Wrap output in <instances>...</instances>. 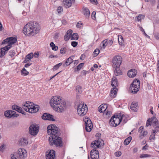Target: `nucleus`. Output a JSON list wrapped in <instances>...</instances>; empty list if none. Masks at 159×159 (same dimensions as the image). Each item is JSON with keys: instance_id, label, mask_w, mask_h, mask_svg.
<instances>
[{"instance_id": "obj_1", "label": "nucleus", "mask_w": 159, "mask_h": 159, "mask_svg": "<svg viewBox=\"0 0 159 159\" xmlns=\"http://www.w3.org/2000/svg\"><path fill=\"white\" fill-rule=\"evenodd\" d=\"M47 130L48 134L52 136L49 138L50 144H54L56 147H61L63 143L61 138L59 137L60 133L58 128L54 125H51L48 126Z\"/></svg>"}, {"instance_id": "obj_2", "label": "nucleus", "mask_w": 159, "mask_h": 159, "mask_svg": "<svg viewBox=\"0 0 159 159\" xmlns=\"http://www.w3.org/2000/svg\"><path fill=\"white\" fill-rule=\"evenodd\" d=\"M40 30L39 24L32 21L28 22L24 27L23 33L28 36H34L37 34Z\"/></svg>"}, {"instance_id": "obj_3", "label": "nucleus", "mask_w": 159, "mask_h": 159, "mask_svg": "<svg viewBox=\"0 0 159 159\" xmlns=\"http://www.w3.org/2000/svg\"><path fill=\"white\" fill-rule=\"evenodd\" d=\"M50 104L51 107L58 112H62L66 108V105L64 100L56 96L53 97L51 99Z\"/></svg>"}, {"instance_id": "obj_4", "label": "nucleus", "mask_w": 159, "mask_h": 159, "mask_svg": "<svg viewBox=\"0 0 159 159\" xmlns=\"http://www.w3.org/2000/svg\"><path fill=\"white\" fill-rule=\"evenodd\" d=\"M22 107L25 111L31 113L37 112L39 109V107L38 105H35L33 102H31L29 101L26 102L23 105Z\"/></svg>"}, {"instance_id": "obj_5", "label": "nucleus", "mask_w": 159, "mask_h": 159, "mask_svg": "<svg viewBox=\"0 0 159 159\" xmlns=\"http://www.w3.org/2000/svg\"><path fill=\"white\" fill-rule=\"evenodd\" d=\"M123 116H124V115H122L121 116L119 115H114L110 120L109 123L110 125L114 127L118 125L121 121Z\"/></svg>"}, {"instance_id": "obj_6", "label": "nucleus", "mask_w": 159, "mask_h": 159, "mask_svg": "<svg viewBox=\"0 0 159 159\" xmlns=\"http://www.w3.org/2000/svg\"><path fill=\"white\" fill-rule=\"evenodd\" d=\"M140 81L137 79H135L133 82L130 87V90L133 93H136L140 88Z\"/></svg>"}, {"instance_id": "obj_7", "label": "nucleus", "mask_w": 159, "mask_h": 159, "mask_svg": "<svg viewBox=\"0 0 159 159\" xmlns=\"http://www.w3.org/2000/svg\"><path fill=\"white\" fill-rule=\"evenodd\" d=\"M27 151L25 149L20 148L18 149L16 152L13 154L12 156L20 159H24L27 157Z\"/></svg>"}, {"instance_id": "obj_8", "label": "nucleus", "mask_w": 159, "mask_h": 159, "mask_svg": "<svg viewBox=\"0 0 159 159\" xmlns=\"http://www.w3.org/2000/svg\"><path fill=\"white\" fill-rule=\"evenodd\" d=\"M88 111V107L87 106L83 103L82 104H80L78 106L77 108V111L78 114L81 116L84 115Z\"/></svg>"}, {"instance_id": "obj_9", "label": "nucleus", "mask_w": 159, "mask_h": 159, "mask_svg": "<svg viewBox=\"0 0 159 159\" xmlns=\"http://www.w3.org/2000/svg\"><path fill=\"white\" fill-rule=\"evenodd\" d=\"M85 122V126L86 130L88 132H90L93 128V124L92 122L88 117H85L83 119Z\"/></svg>"}, {"instance_id": "obj_10", "label": "nucleus", "mask_w": 159, "mask_h": 159, "mask_svg": "<svg viewBox=\"0 0 159 159\" xmlns=\"http://www.w3.org/2000/svg\"><path fill=\"white\" fill-rule=\"evenodd\" d=\"M122 61V58L120 56H116L112 60L113 67H120Z\"/></svg>"}, {"instance_id": "obj_11", "label": "nucleus", "mask_w": 159, "mask_h": 159, "mask_svg": "<svg viewBox=\"0 0 159 159\" xmlns=\"http://www.w3.org/2000/svg\"><path fill=\"white\" fill-rule=\"evenodd\" d=\"M39 129V127L37 125H32L29 127V132L32 135H36L38 133Z\"/></svg>"}, {"instance_id": "obj_12", "label": "nucleus", "mask_w": 159, "mask_h": 159, "mask_svg": "<svg viewBox=\"0 0 159 159\" xmlns=\"http://www.w3.org/2000/svg\"><path fill=\"white\" fill-rule=\"evenodd\" d=\"M17 41V39L14 38L10 37L9 38H7L4 40L2 43V44L7 43L8 44V45L11 46V45L16 43Z\"/></svg>"}, {"instance_id": "obj_13", "label": "nucleus", "mask_w": 159, "mask_h": 159, "mask_svg": "<svg viewBox=\"0 0 159 159\" xmlns=\"http://www.w3.org/2000/svg\"><path fill=\"white\" fill-rule=\"evenodd\" d=\"M16 112L11 110H7L5 111L4 115L7 118H11V117H17L18 114H16Z\"/></svg>"}, {"instance_id": "obj_14", "label": "nucleus", "mask_w": 159, "mask_h": 159, "mask_svg": "<svg viewBox=\"0 0 159 159\" xmlns=\"http://www.w3.org/2000/svg\"><path fill=\"white\" fill-rule=\"evenodd\" d=\"M107 108V105L105 104H103L98 107V111L100 113L104 112L106 115H108L110 114V112L109 113V112L107 111H106Z\"/></svg>"}, {"instance_id": "obj_15", "label": "nucleus", "mask_w": 159, "mask_h": 159, "mask_svg": "<svg viewBox=\"0 0 159 159\" xmlns=\"http://www.w3.org/2000/svg\"><path fill=\"white\" fill-rule=\"evenodd\" d=\"M91 159H98L99 157L98 151L96 149H93L90 152Z\"/></svg>"}, {"instance_id": "obj_16", "label": "nucleus", "mask_w": 159, "mask_h": 159, "mask_svg": "<svg viewBox=\"0 0 159 159\" xmlns=\"http://www.w3.org/2000/svg\"><path fill=\"white\" fill-rule=\"evenodd\" d=\"M42 118L44 120H49L54 121V119L53 116L49 114L44 113L42 116Z\"/></svg>"}, {"instance_id": "obj_17", "label": "nucleus", "mask_w": 159, "mask_h": 159, "mask_svg": "<svg viewBox=\"0 0 159 159\" xmlns=\"http://www.w3.org/2000/svg\"><path fill=\"white\" fill-rule=\"evenodd\" d=\"M11 48L10 45H7L0 49V57H2L5 54V52L8 51Z\"/></svg>"}, {"instance_id": "obj_18", "label": "nucleus", "mask_w": 159, "mask_h": 159, "mask_svg": "<svg viewBox=\"0 0 159 159\" xmlns=\"http://www.w3.org/2000/svg\"><path fill=\"white\" fill-rule=\"evenodd\" d=\"M101 142L100 140H96L91 143V147L93 148H97L100 147Z\"/></svg>"}, {"instance_id": "obj_19", "label": "nucleus", "mask_w": 159, "mask_h": 159, "mask_svg": "<svg viewBox=\"0 0 159 159\" xmlns=\"http://www.w3.org/2000/svg\"><path fill=\"white\" fill-rule=\"evenodd\" d=\"M55 152V151L53 150L50 151L48 153L46 154V159H54Z\"/></svg>"}, {"instance_id": "obj_20", "label": "nucleus", "mask_w": 159, "mask_h": 159, "mask_svg": "<svg viewBox=\"0 0 159 159\" xmlns=\"http://www.w3.org/2000/svg\"><path fill=\"white\" fill-rule=\"evenodd\" d=\"M137 73V70H136L131 69L128 71L127 75L130 78L134 77L136 75Z\"/></svg>"}, {"instance_id": "obj_21", "label": "nucleus", "mask_w": 159, "mask_h": 159, "mask_svg": "<svg viewBox=\"0 0 159 159\" xmlns=\"http://www.w3.org/2000/svg\"><path fill=\"white\" fill-rule=\"evenodd\" d=\"M117 91V88L114 87L112 89L110 94V96L113 98H115L116 96Z\"/></svg>"}, {"instance_id": "obj_22", "label": "nucleus", "mask_w": 159, "mask_h": 159, "mask_svg": "<svg viewBox=\"0 0 159 159\" xmlns=\"http://www.w3.org/2000/svg\"><path fill=\"white\" fill-rule=\"evenodd\" d=\"M72 3L71 2L70 0H65L63 1V4L65 7L66 8L70 7Z\"/></svg>"}, {"instance_id": "obj_23", "label": "nucleus", "mask_w": 159, "mask_h": 159, "mask_svg": "<svg viewBox=\"0 0 159 159\" xmlns=\"http://www.w3.org/2000/svg\"><path fill=\"white\" fill-rule=\"evenodd\" d=\"M34 57V54L32 53H30L27 55L25 57V59L24 61L25 63H27Z\"/></svg>"}, {"instance_id": "obj_24", "label": "nucleus", "mask_w": 159, "mask_h": 159, "mask_svg": "<svg viewBox=\"0 0 159 159\" xmlns=\"http://www.w3.org/2000/svg\"><path fill=\"white\" fill-rule=\"evenodd\" d=\"M138 108L137 102H133L130 106V109L135 111H137Z\"/></svg>"}, {"instance_id": "obj_25", "label": "nucleus", "mask_w": 159, "mask_h": 159, "mask_svg": "<svg viewBox=\"0 0 159 159\" xmlns=\"http://www.w3.org/2000/svg\"><path fill=\"white\" fill-rule=\"evenodd\" d=\"M73 57V56H71L68 58L66 61L65 63L63 64L64 66H68L71 63L73 62V59L71 57Z\"/></svg>"}, {"instance_id": "obj_26", "label": "nucleus", "mask_w": 159, "mask_h": 159, "mask_svg": "<svg viewBox=\"0 0 159 159\" xmlns=\"http://www.w3.org/2000/svg\"><path fill=\"white\" fill-rule=\"evenodd\" d=\"M111 85L113 87H116L118 86L117 80L115 77H113L111 81Z\"/></svg>"}, {"instance_id": "obj_27", "label": "nucleus", "mask_w": 159, "mask_h": 159, "mask_svg": "<svg viewBox=\"0 0 159 159\" xmlns=\"http://www.w3.org/2000/svg\"><path fill=\"white\" fill-rule=\"evenodd\" d=\"M115 68L114 73L115 75H119L121 74V71L120 67H113Z\"/></svg>"}, {"instance_id": "obj_28", "label": "nucleus", "mask_w": 159, "mask_h": 159, "mask_svg": "<svg viewBox=\"0 0 159 159\" xmlns=\"http://www.w3.org/2000/svg\"><path fill=\"white\" fill-rule=\"evenodd\" d=\"M83 13L87 18L89 17L90 16V11L89 9L87 7L84 8L83 10Z\"/></svg>"}, {"instance_id": "obj_29", "label": "nucleus", "mask_w": 159, "mask_h": 159, "mask_svg": "<svg viewBox=\"0 0 159 159\" xmlns=\"http://www.w3.org/2000/svg\"><path fill=\"white\" fill-rule=\"evenodd\" d=\"M132 139V137L131 136H129L126 138L124 142V145H128L131 141Z\"/></svg>"}, {"instance_id": "obj_30", "label": "nucleus", "mask_w": 159, "mask_h": 159, "mask_svg": "<svg viewBox=\"0 0 159 159\" xmlns=\"http://www.w3.org/2000/svg\"><path fill=\"white\" fill-rule=\"evenodd\" d=\"M79 38L78 34L76 33H74L70 37L71 40H77Z\"/></svg>"}, {"instance_id": "obj_31", "label": "nucleus", "mask_w": 159, "mask_h": 159, "mask_svg": "<svg viewBox=\"0 0 159 159\" xmlns=\"http://www.w3.org/2000/svg\"><path fill=\"white\" fill-rule=\"evenodd\" d=\"M154 129H152V131L154 133H157L159 131V125H154Z\"/></svg>"}, {"instance_id": "obj_32", "label": "nucleus", "mask_w": 159, "mask_h": 159, "mask_svg": "<svg viewBox=\"0 0 159 159\" xmlns=\"http://www.w3.org/2000/svg\"><path fill=\"white\" fill-rule=\"evenodd\" d=\"M68 50V48L66 47L61 48L60 50V52L62 54H64L66 53Z\"/></svg>"}, {"instance_id": "obj_33", "label": "nucleus", "mask_w": 159, "mask_h": 159, "mask_svg": "<svg viewBox=\"0 0 159 159\" xmlns=\"http://www.w3.org/2000/svg\"><path fill=\"white\" fill-rule=\"evenodd\" d=\"M50 46L52 47V49L54 51H57L58 49V47L55 46L53 42H51L50 44Z\"/></svg>"}, {"instance_id": "obj_34", "label": "nucleus", "mask_w": 159, "mask_h": 159, "mask_svg": "<svg viewBox=\"0 0 159 159\" xmlns=\"http://www.w3.org/2000/svg\"><path fill=\"white\" fill-rule=\"evenodd\" d=\"M144 16L143 15L140 14L136 17L135 20L138 21H140L141 20L143 19Z\"/></svg>"}, {"instance_id": "obj_35", "label": "nucleus", "mask_w": 159, "mask_h": 159, "mask_svg": "<svg viewBox=\"0 0 159 159\" xmlns=\"http://www.w3.org/2000/svg\"><path fill=\"white\" fill-rule=\"evenodd\" d=\"M118 42L120 44L122 45L123 43L124 40L122 36L121 35H120L118 37Z\"/></svg>"}, {"instance_id": "obj_36", "label": "nucleus", "mask_w": 159, "mask_h": 159, "mask_svg": "<svg viewBox=\"0 0 159 159\" xmlns=\"http://www.w3.org/2000/svg\"><path fill=\"white\" fill-rule=\"evenodd\" d=\"M21 73L22 75L25 76L28 74L29 72L25 68H23L21 71Z\"/></svg>"}, {"instance_id": "obj_37", "label": "nucleus", "mask_w": 159, "mask_h": 159, "mask_svg": "<svg viewBox=\"0 0 159 159\" xmlns=\"http://www.w3.org/2000/svg\"><path fill=\"white\" fill-rule=\"evenodd\" d=\"M148 132L147 131H144L142 134L139 135V137L140 138L142 139L145 136L148 134Z\"/></svg>"}, {"instance_id": "obj_38", "label": "nucleus", "mask_w": 159, "mask_h": 159, "mask_svg": "<svg viewBox=\"0 0 159 159\" xmlns=\"http://www.w3.org/2000/svg\"><path fill=\"white\" fill-rule=\"evenodd\" d=\"M62 65V63H60L58 64H57V65H55L53 68V70H55L59 68V67L61 66Z\"/></svg>"}, {"instance_id": "obj_39", "label": "nucleus", "mask_w": 159, "mask_h": 159, "mask_svg": "<svg viewBox=\"0 0 159 159\" xmlns=\"http://www.w3.org/2000/svg\"><path fill=\"white\" fill-rule=\"evenodd\" d=\"M82 87L80 86H77L76 87V91L79 93H80L82 92Z\"/></svg>"}, {"instance_id": "obj_40", "label": "nucleus", "mask_w": 159, "mask_h": 159, "mask_svg": "<svg viewBox=\"0 0 159 159\" xmlns=\"http://www.w3.org/2000/svg\"><path fill=\"white\" fill-rule=\"evenodd\" d=\"M156 133H154V132L152 131V132L151 133V134L150 135V137H149V139L150 140L151 139H155V134Z\"/></svg>"}, {"instance_id": "obj_41", "label": "nucleus", "mask_w": 159, "mask_h": 159, "mask_svg": "<svg viewBox=\"0 0 159 159\" xmlns=\"http://www.w3.org/2000/svg\"><path fill=\"white\" fill-rule=\"evenodd\" d=\"M100 51L99 49H96L93 52V55L94 57H96L99 54Z\"/></svg>"}, {"instance_id": "obj_42", "label": "nucleus", "mask_w": 159, "mask_h": 159, "mask_svg": "<svg viewBox=\"0 0 159 159\" xmlns=\"http://www.w3.org/2000/svg\"><path fill=\"white\" fill-rule=\"evenodd\" d=\"M15 51L14 50H11L9 53V54L10 56L11 57H13L15 55Z\"/></svg>"}, {"instance_id": "obj_43", "label": "nucleus", "mask_w": 159, "mask_h": 159, "mask_svg": "<svg viewBox=\"0 0 159 159\" xmlns=\"http://www.w3.org/2000/svg\"><path fill=\"white\" fill-rule=\"evenodd\" d=\"M17 111L25 115L26 112L22 110L21 107H19Z\"/></svg>"}, {"instance_id": "obj_44", "label": "nucleus", "mask_w": 159, "mask_h": 159, "mask_svg": "<svg viewBox=\"0 0 159 159\" xmlns=\"http://www.w3.org/2000/svg\"><path fill=\"white\" fill-rule=\"evenodd\" d=\"M84 63H81L79 64L77 66V71H78L80 70L82 68V67L84 66Z\"/></svg>"}, {"instance_id": "obj_45", "label": "nucleus", "mask_w": 159, "mask_h": 159, "mask_svg": "<svg viewBox=\"0 0 159 159\" xmlns=\"http://www.w3.org/2000/svg\"><path fill=\"white\" fill-rule=\"evenodd\" d=\"M152 120L151 119H148L147 121L146 126V127L148 126L149 125H151L150 123L152 122Z\"/></svg>"}, {"instance_id": "obj_46", "label": "nucleus", "mask_w": 159, "mask_h": 159, "mask_svg": "<svg viewBox=\"0 0 159 159\" xmlns=\"http://www.w3.org/2000/svg\"><path fill=\"white\" fill-rule=\"evenodd\" d=\"M70 37V36L66 34L64 37V39L66 41H68Z\"/></svg>"}, {"instance_id": "obj_47", "label": "nucleus", "mask_w": 159, "mask_h": 159, "mask_svg": "<svg viewBox=\"0 0 159 159\" xmlns=\"http://www.w3.org/2000/svg\"><path fill=\"white\" fill-rule=\"evenodd\" d=\"M5 145L3 144L0 147V151L2 152L4 151V150L5 148Z\"/></svg>"}, {"instance_id": "obj_48", "label": "nucleus", "mask_w": 159, "mask_h": 159, "mask_svg": "<svg viewBox=\"0 0 159 159\" xmlns=\"http://www.w3.org/2000/svg\"><path fill=\"white\" fill-rule=\"evenodd\" d=\"M107 44V41L105 40L103 41L102 47L104 49Z\"/></svg>"}, {"instance_id": "obj_49", "label": "nucleus", "mask_w": 159, "mask_h": 159, "mask_svg": "<svg viewBox=\"0 0 159 159\" xmlns=\"http://www.w3.org/2000/svg\"><path fill=\"white\" fill-rule=\"evenodd\" d=\"M78 44V42L76 41H72L71 42V45L73 47H76Z\"/></svg>"}, {"instance_id": "obj_50", "label": "nucleus", "mask_w": 159, "mask_h": 159, "mask_svg": "<svg viewBox=\"0 0 159 159\" xmlns=\"http://www.w3.org/2000/svg\"><path fill=\"white\" fill-rule=\"evenodd\" d=\"M57 11L58 13H60L63 11V8L62 7L59 6L58 7Z\"/></svg>"}, {"instance_id": "obj_51", "label": "nucleus", "mask_w": 159, "mask_h": 159, "mask_svg": "<svg viewBox=\"0 0 159 159\" xmlns=\"http://www.w3.org/2000/svg\"><path fill=\"white\" fill-rule=\"evenodd\" d=\"M20 141L23 142L25 144H26L28 143V141L27 139L25 138H23L20 140Z\"/></svg>"}, {"instance_id": "obj_52", "label": "nucleus", "mask_w": 159, "mask_h": 159, "mask_svg": "<svg viewBox=\"0 0 159 159\" xmlns=\"http://www.w3.org/2000/svg\"><path fill=\"white\" fill-rule=\"evenodd\" d=\"M150 156L148 154H143L141 155L140 156V157L141 158H144V157H150Z\"/></svg>"}, {"instance_id": "obj_53", "label": "nucleus", "mask_w": 159, "mask_h": 159, "mask_svg": "<svg viewBox=\"0 0 159 159\" xmlns=\"http://www.w3.org/2000/svg\"><path fill=\"white\" fill-rule=\"evenodd\" d=\"M72 32L73 31L72 30H69L67 31L66 34L68 35L69 36H71Z\"/></svg>"}, {"instance_id": "obj_54", "label": "nucleus", "mask_w": 159, "mask_h": 159, "mask_svg": "<svg viewBox=\"0 0 159 159\" xmlns=\"http://www.w3.org/2000/svg\"><path fill=\"white\" fill-rule=\"evenodd\" d=\"M121 155V152L120 151L116 152L115 153V155L116 157H120Z\"/></svg>"}, {"instance_id": "obj_55", "label": "nucleus", "mask_w": 159, "mask_h": 159, "mask_svg": "<svg viewBox=\"0 0 159 159\" xmlns=\"http://www.w3.org/2000/svg\"><path fill=\"white\" fill-rule=\"evenodd\" d=\"M19 106L16 105H14L12 106V109L17 111Z\"/></svg>"}, {"instance_id": "obj_56", "label": "nucleus", "mask_w": 159, "mask_h": 159, "mask_svg": "<svg viewBox=\"0 0 159 159\" xmlns=\"http://www.w3.org/2000/svg\"><path fill=\"white\" fill-rule=\"evenodd\" d=\"M154 37L157 39L159 40V33H155L154 34Z\"/></svg>"}, {"instance_id": "obj_57", "label": "nucleus", "mask_w": 159, "mask_h": 159, "mask_svg": "<svg viewBox=\"0 0 159 159\" xmlns=\"http://www.w3.org/2000/svg\"><path fill=\"white\" fill-rule=\"evenodd\" d=\"M96 14V12L95 11H93L92 12V13L91 16H92V18L93 19H94L93 18H95Z\"/></svg>"}, {"instance_id": "obj_58", "label": "nucleus", "mask_w": 159, "mask_h": 159, "mask_svg": "<svg viewBox=\"0 0 159 159\" xmlns=\"http://www.w3.org/2000/svg\"><path fill=\"white\" fill-rule=\"evenodd\" d=\"M143 129L144 127L143 126H141L140 127L139 129V133H142Z\"/></svg>"}, {"instance_id": "obj_59", "label": "nucleus", "mask_w": 159, "mask_h": 159, "mask_svg": "<svg viewBox=\"0 0 159 159\" xmlns=\"http://www.w3.org/2000/svg\"><path fill=\"white\" fill-rule=\"evenodd\" d=\"M90 2L93 4H97V0H90Z\"/></svg>"}, {"instance_id": "obj_60", "label": "nucleus", "mask_w": 159, "mask_h": 159, "mask_svg": "<svg viewBox=\"0 0 159 159\" xmlns=\"http://www.w3.org/2000/svg\"><path fill=\"white\" fill-rule=\"evenodd\" d=\"M58 56L57 55H53L51 54L50 55L49 57L50 58H57Z\"/></svg>"}, {"instance_id": "obj_61", "label": "nucleus", "mask_w": 159, "mask_h": 159, "mask_svg": "<svg viewBox=\"0 0 159 159\" xmlns=\"http://www.w3.org/2000/svg\"><path fill=\"white\" fill-rule=\"evenodd\" d=\"M31 64L32 63H31L29 62L25 64V67L26 68L28 67L29 66H30L31 65Z\"/></svg>"}, {"instance_id": "obj_62", "label": "nucleus", "mask_w": 159, "mask_h": 159, "mask_svg": "<svg viewBox=\"0 0 159 159\" xmlns=\"http://www.w3.org/2000/svg\"><path fill=\"white\" fill-rule=\"evenodd\" d=\"M85 57V55L84 54H82L81 55L80 57V59L81 60H84Z\"/></svg>"}, {"instance_id": "obj_63", "label": "nucleus", "mask_w": 159, "mask_h": 159, "mask_svg": "<svg viewBox=\"0 0 159 159\" xmlns=\"http://www.w3.org/2000/svg\"><path fill=\"white\" fill-rule=\"evenodd\" d=\"M82 23H80L79 22H78L77 23L76 25V27L78 28H80L81 27V25H82Z\"/></svg>"}, {"instance_id": "obj_64", "label": "nucleus", "mask_w": 159, "mask_h": 159, "mask_svg": "<svg viewBox=\"0 0 159 159\" xmlns=\"http://www.w3.org/2000/svg\"><path fill=\"white\" fill-rule=\"evenodd\" d=\"M148 146L147 145V144H146L145 146H143V147L142 149L143 150H146L147 149Z\"/></svg>"}]
</instances>
